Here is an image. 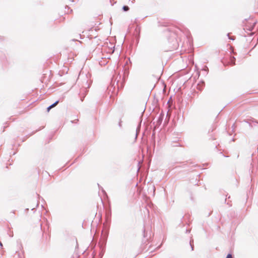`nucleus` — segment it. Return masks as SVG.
Masks as SVG:
<instances>
[{"label":"nucleus","instance_id":"f257e3e1","mask_svg":"<svg viewBox=\"0 0 258 258\" xmlns=\"http://www.w3.org/2000/svg\"><path fill=\"white\" fill-rule=\"evenodd\" d=\"M117 78H118V77H117V78L115 80H116L117 79ZM115 81L116 80H115L113 82V80H112L110 86L108 87V89L109 90V91H110L111 90V89H112V91L114 93H117L119 90V89L122 88L123 86V83L122 81H120L119 80H117L116 83V86H115Z\"/></svg>","mask_w":258,"mask_h":258},{"label":"nucleus","instance_id":"f03ea898","mask_svg":"<svg viewBox=\"0 0 258 258\" xmlns=\"http://www.w3.org/2000/svg\"><path fill=\"white\" fill-rule=\"evenodd\" d=\"M177 34L176 32H171L168 37V41L171 44V47L172 49H176L178 46L177 39Z\"/></svg>","mask_w":258,"mask_h":258},{"label":"nucleus","instance_id":"7ed1b4c3","mask_svg":"<svg viewBox=\"0 0 258 258\" xmlns=\"http://www.w3.org/2000/svg\"><path fill=\"white\" fill-rule=\"evenodd\" d=\"M230 63L232 65L235 64V58L234 57H233H233H230Z\"/></svg>","mask_w":258,"mask_h":258},{"label":"nucleus","instance_id":"20e7f679","mask_svg":"<svg viewBox=\"0 0 258 258\" xmlns=\"http://www.w3.org/2000/svg\"><path fill=\"white\" fill-rule=\"evenodd\" d=\"M171 146L172 147H179L180 146V145L179 143L178 142H172L171 143Z\"/></svg>","mask_w":258,"mask_h":258},{"label":"nucleus","instance_id":"39448f33","mask_svg":"<svg viewBox=\"0 0 258 258\" xmlns=\"http://www.w3.org/2000/svg\"><path fill=\"white\" fill-rule=\"evenodd\" d=\"M189 244L191 247V250H194V240L193 239H190V240L189 241Z\"/></svg>","mask_w":258,"mask_h":258},{"label":"nucleus","instance_id":"423d86ee","mask_svg":"<svg viewBox=\"0 0 258 258\" xmlns=\"http://www.w3.org/2000/svg\"><path fill=\"white\" fill-rule=\"evenodd\" d=\"M129 9H130L129 7L127 6H124L122 7V10L125 12L128 11L129 10Z\"/></svg>","mask_w":258,"mask_h":258},{"label":"nucleus","instance_id":"0eeeda50","mask_svg":"<svg viewBox=\"0 0 258 258\" xmlns=\"http://www.w3.org/2000/svg\"><path fill=\"white\" fill-rule=\"evenodd\" d=\"M216 128V127L214 126H211V127L209 130L208 133L209 134L210 132H213Z\"/></svg>","mask_w":258,"mask_h":258},{"label":"nucleus","instance_id":"6e6552de","mask_svg":"<svg viewBox=\"0 0 258 258\" xmlns=\"http://www.w3.org/2000/svg\"><path fill=\"white\" fill-rule=\"evenodd\" d=\"M58 102H59V101L57 100L50 106H51V108H53V107H55L58 103Z\"/></svg>","mask_w":258,"mask_h":258},{"label":"nucleus","instance_id":"1a4fd4ad","mask_svg":"<svg viewBox=\"0 0 258 258\" xmlns=\"http://www.w3.org/2000/svg\"><path fill=\"white\" fill-rule=\"evenodd\" d=\"M203 86L200 84H198V85H197V89L199 90H202V89H203Z\"/></svg>","mask_w":258,"mask_h":258},{"label":"nucleus","instance_id":"9d476101","mask_svg":"<svg viewBox=\"0 0 258 258\" xmlns=\"http://www.w3.org/2000/svg\"><path fill=\"white\" fill-rule=\"evenodd\" d=\"M155 133H153V134H152V139H153V140H154V145H153L154 147H155Z\"/></svg>","mask_w":258,"mask_h":258},{"label":"nucleus","instance_id":"9b49d317","mask_svg":"<svg viewBox=\"0 0 258 258\" xmlns=\"http://www.w3.org/2000/svg\"><path fill=\"white\" fill-rule=\"evenodd\" d=\"M226 258H232V255L230 253H228Z\"/></svg>","mask_w":258,"mask_h":258},{"label":"nucleus","instance_id":"f8f14e48","mask_svg":"<svg viewBox=\"0 0 258 258\" xmlns=\"http://www.w3.org/2000/svg\"><path fill=\"white\" fill-rule=\"evenodd\" d=\"M162 117L160 116L158 118V122L161 123L162 122Z\"/></svg>","mask_w":258,"mask_h":258},{"label":"nucleus","instance_id":"ddd939ff","mask_svg":"<svg viewBox=\"0 0 258 258\" xmlns=\"http://www.w3.org/2000/svg\"><path fill=\"white\" fill-rule=\"evenodd\" d=\"M52 108L50 106H49L48 107H47V111L48 112L49 111V110L51 109Z\"/></svg>","mask_w":258,"mask_h":258},{"label":"nucleus","instance_id":"4468645a","mask_svg":"<svg viewBox=\"0 0 258 258\" xmlns=\"http://www.w3.org/2000/svg\"><path fill=\"white\" fill-rule=\"evenodd\" d=\"M253 27H252L251 28H250L248 29V30H249V31H252V30H253Z\"/></svg>","mask_w":258,"mask_h":258},{"label":"nucleus","instance_id":"2eb2a0df","mask_svg":"<svg viewBox=\"0 0 258 258\" xmlns=\"http://www.w3.org/2000/svg\"><path fill=\"white\" fill-rule=\"evenodd\" d=\"M145 234H146V232H145V229H144V237H145V236H146Z\"/></svg>","mask_w":258,"mask_h":258},{"label":"nucleus","instance_id":"dca6fc26","mask_svg":"<svg viewBox=\"0 0 258 258\" xmlns=\"http://www.w3.org/2000/svg\"><path fill=\"white\" fill-rule=\"evenodd\" d=\"M211 139H212V140H215V138H213V137L212 136V137H211Z\"/></svg>","mask_w":258,"mask_h":258},{"label":"nucleus","instance_id":"f3484780","mask_svg":"<svg viewBox=\"0 0 258 258\" xmlns=\"http://www.w3.org/2000/svg\"><path fill=\"white\" fill-rule=\"evenodd\" d=\"M137 134H138V131H137V132H136V136H137Z\"/></svg>","mask_w":258,"mask_h":258},{"label":"nucleus","instance_id":"a211bd4d","mask_svg":"<svg viewBox=\"0 0 258 258\" xmlns=\"http://www.w3.org/2000/svg\"><path fill=\"white\" fill-rule=\"evenodd\" d=\"M102 190L103 192H105V191L104 190V189L103 188H102Z\"/></svg>","mask_w":258,"mask_h":258},{"label":"nucleus","instance_id":"6ab92c4d","mask_svg":"<svg viewBox=\"0 0 258 258\" xmlns=\"http://www.w3.org/2000/svg\"><path fill=\"white\" fill-rule=\"evenodd\" d=\"M119 79H121V76H119Z\"/></svg>","mask_w":258,"mask_h":258},{"label":"nucleus","instance_id":"aec40b11","mask_svg":"<svg viewBox=\"0 0 258 258\" xmlns=\"http://www.w3.org/2000/svg\"><path fill=\"white\" fill-rule=\"evenodd\" d=\"M155 190V187L154 186V191Z\"/></svg>","mask_w":258,"mask_h":258},{"label":"nucleus","instance_id":"412c9836","mask_svg":"<svg viewBox=\"0 0 258 258\" xmlns=\"http://www.w3.org/2000/svg\"><path fill=\"white\" fill-rule=\"evenodd\" d=\"M186 232H189L187 230H186Z\"/></svg>","mask_w":258,"mask_h":258}]
</instances>
